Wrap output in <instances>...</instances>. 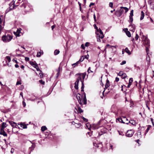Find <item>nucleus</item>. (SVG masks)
Returning a JSON list of instances; mask_svg holds the SVG:
<instances>
[{"label":"nucleus","instance_id":"nucleus-1","mask_svg":"<svg viewBox=\"0 0 154 154\" xmlns=\"http://www.w3.org/2000/svg\"><path fill=\"white\" fill-rule=\"evenodd\" d=\"M117 120L121 123L126 124H128L130 122L126 117L124 116L118 118Z\"/></svg>","mask_w":154,"mask_h":154},{"label":"nucleus","instance_id":"nucleus-2","mask_svg":"<svg viewBox=\"0 0 154 154\" xmlns=\"http://www.w3.org/2000/svg\"><path fill=\"white\" fill-rule=\"evenodd\" d=\"M86 75V73L85 72L83 73H78L76 74L75 75V76H78L77 79L79 81H80L82 82V81H83V83H84V79L85 78Z\"/></svg>","mask_w":154,"mask_h":154},{"label":"nucleus","instance_id":"nucleus-3","mask_svg":"<svg viewBox=\"0 0 154 154\" xmlns=\"http://www.w3.org/2000/svg\"><path fill=\"white\" fill-rule=\"evenodd\" d=\"M12 38V37L9 35H3L2 37V41L5 42H10Z\"/></svg>","mask_w":154,"mask_h":154},{"label":"nucleus","instance_id":"nucleus-4","mask_svg":"<svg viewBox=\"0 0 154 154\" xmlns=\"http://www.w3.org/2000/svg\"><path fill=\"white\" fill-rule=\"evenodd\" d=\"M76 98L79 103L80 104L82 105L83 102V101H82V97L81 96V94L79 93H78L77 94Z\"/></svg>","mask_w":154,"mask_h":154},{"label":"nucleus","instance_id":"nucleus-5","mask_svg":"<svg viewBox=\"0 0 154 154\" xmlns=\"http://www.w3.org/2000/svg\"><path fill=\"white\" fill-rule=\"evenodd\" d=\"M9 8H8L6 10V11L7 12L9 11L10 10L13 9L15 6L14 1L9 4Z\"/></svg>","mask_w":154,"mask_h":154},{"label":"nucleus","instance_id":"nucleus-6","mask_svg":"<svg viewBox=\"0 0 154 154\" xmlns=\"http://www.w3.org/2000/svg\"><path fill=\"white\" fill-rule=\"evenodd\" d=\"M134 133V132L133 130H128L126 133V136L128 137H131L133 136Z\"/></svg>","mask_w":154,"mask_h":154},{"label":"nucleus","instance_id":"nucleus-7","mask_svg":"<svg viewBox=\"0 0 154 154\" xmlns=\"http://www.w3.org/2000/svg\"><path fill=\"white\" fill-rule=\"evenodd\" d=\"M98 30L99 32H97L98 34V37L102 39L104 37L103 33L100 28H99Z\"/></svg>","mask_w":154,"mask_h":154},{"label":"nucleus","instance_id":"nucleus-8","mask_svg":"<svg viewBox=\"0 0 154 154\" xmlns=\"http://www.w3.org/2000/svg\"><path fill=\"white\" fill-rule=\"evenodd\" d=\"M148 3L149 4L150 7L151 9L154 10V4L153 2V0H149L148 2Z\"/></svg>","mask_w":154,"mask_h":154},{"label":"nucleus","instance_id":"nucleus-9","mask_svg":"<svg viewBox=\"0 0 154 154\" xmlns=\"http://www.w3.org/2000/svg\"><path fill=\"white\" fill-rule=\"evenodd\" d=\"M9 123L14 128H17V124L16 123L11 121H9Z\"/></svg>","mask_w":154,"mask_h":154},{"label":"nucleus","instance_id":"nucleus-10","mask_svg":"<svg viewBox=\"0 0 154 154\" xmlns=\"http://www.w3.org/2000/svg\"><path fill=\"white\" fill-rule=\"evenodd\" d=\"M4 129H0V134L3 135L4 137H6L7 136V134L4 131Z\"/></svg>","mask_w":154,"mask_h":154},{"label":"nucleus","instance_id":"nucleus-11","mask_svg":"<svg viewBox=\"0 0 154 154\" xmlns=\"http://www.w3.org/2000/svg\"><path fill=\"white\" fill-rule=\"evenodd\" d=\"M21 29H17L16 32H14V34L16 35V36H20V31Z\"/></svg>","mask_w":154,"mask_h":154},{"label":"nucleus","instance_id":"nucleus-12","mask_svg":"<svg viewBox=\"0 0 154 154\" xmlns=\"http://www.w3.org/2000/svg\"><path fill=\"white\" fill-rule=\"evenodd\" d=\"M110 82L109 81L108 79L106 80V83L105 85V88H104V90L103 92L105 91V89H107L110 86Z\"/></svg>","mask_w":154,"mask_h":154},{"label":"nucleus","instance_id":"nucleus-13","mask_svg":"<svg viewBox=\"0 0 154 154\" xmlns=\"http://www.w3.org/2000/svg\"><path fill=\"white\" fill-rule=\"evenodd\" d=\"M130 28V30L132 31L133 32H134L135 30V26L134 25H131V24L129 26Z\"/></svg>","mask_w":154,"mask_h":154},{"label":"nucleus","instance_id":"nucleus-14","mask_svg":"<svg viewBox=\"0 0 154 154\" xmlns=\"http://www.w3.org/2000/svg\"><path fill=\"white\" fill-rule=\"evenodd\" d=\"M144 44H146L147 45H149V40L148 39L147 37H145V39L144 40Z\"/></svg>","mask_w":154,"mask_h":154},{"label":"nucleus","instance_id":"nucleus-15","mask_svg":"<svg viewBox=\"0 0 154 154\" xmlns=\"http://www.w3.org/2000/svg\"><path fill=\"white\" fill-rule=\"evenodd\" d=\"M79 81L77 79V80L75 83V88L76 89H78L79 88L78 87V84Z\"/></svg>","mask_w":154,"mask_h":154},{"label":"nucleus","instance_id":"nucleus-16","mask_svg":"<svg viewBox=\"0 0 154 154\" xmlns=\"http://www.w3.org/2000/svg\"><path fill=\"white\" fill-rule=\"evenodd\" d=\"M30 64L34 68L36 67H37L38 65V64L35 62L30 61Z\"/></svg>","mask_w":154,"mask_h":154},{"label":"nucleus","instance_id":"nucleus-17","mask_svg":"<svg viewBox=\"0 0 154 154\" xmlns=\"http://www.w3.org/2000/svg\"><path fill=\"white\" fill-rule=\"evenodd\" d=\"M125 29V32H126V34L128 37H131V34L130 32L127 31L128 29Z\"/></svg>","mask_w":154,"mask_h":154},{"label":"nucleus","instance_id":"nucleus-18","mask_svg":"<svg viewBox=\"0 0 154 154\" xmlns=\"http://www.w3.org/2000/svg\"><path fill=\"white\" fill-rule=\"evenodd\" d=\"M94 146H97V147H101L102 146V144L101 143H99L98 144L96 143H93Z\"/></svg>","mask_w":154,"mask_h":154},{"label":"nucleus","instance_id":"nucleus-19","mask_svg":"<svg viewBox=\"0 0 154 154\" xmlns=\"http://www.w3.org/2000/svg\"><path fill=\"white\" fill-rule=\"evenodd\" d=\"M43 54V52L42 50H40L39 52L37 53L36 55V57H40L42 54Z\"/></svg>","mask_w":154,"mask_h":154},{"label":"nucleus","instance_id":"nucleus-20","mask_svg":"<svg viewBox=\"0 0 154 154\" xmlns=\"http://www.w3.org/2000/svg\"><path fill=\"white\" fill-rule=\"evenodd\" d=\"M130 121V123L131 125L135 126H136L137 123L135 121H134L133 120H131Z\"/></svg>","mask_w":154,"mask_h":154},{"label":"nucleus","instance_id":"nucleus-21","mask_svg":"<svg viewBox=\"0 0 154 154\" xmlns=\"http://www.w3.org/2000/svg\"><path fill=\"white\" fill-rule=\"evenodd\" d=\"M7 125L5 122H3L1 126V129H4L7 126Z\"/></svg>","mask_w":154,"mask_h":154},{"label":"nucleus","instance_id":"nucleus-22","mask_svg":"<svg viewBox=\"0 0 154 154\" xmlns=\"http://www.w3.org/2000/svg\"><path fill=\"white\" fill-rule=\"evenodd\" d=\"M116 14L119 17H120L122 15V14H121V12H120V11L119 10L118 11H116Z\"/></svg>","mask_w":154,"mask_h":154},{"label":"nucleus","instance_id":"nucleus-23","mask_svg":"<svg viewBox=\"0 0 154 154\" xmlns=\"http://www.w3.org/2000/svg\"><path fill=\"white\" fill-rule=\"evenodd\" d=\"M137 134L138 137H141L142 135L141 134V130H139L137 132Z\"/></svg>","mask_w":154,"mask_h":154},{"label":"nucleus","instance_id":"nucleus-24","mask_svg":"<svg viewBox=\"0 0 154 154\" xmlns=\"http://www.w3.org/2000/svg\"><path fill=\"white\" fill-rule=\"evenodd\" d=\"M35 147V145L34 144H32L31 147H30L29 148V150L31 151L33 150Z\"/></svg>","mask_w":154,"mask_h":154},{"label":"nucleus","instance_id":"nucleus-25","mask_svg":"<svg viewBox=\"0 0 154 154\" xmlns=\"http://www.w3.org/2000/svg\"><path fill=\"white\" fill-rule=\"evenodd\" d=\"M77 111L78 113H81L83 112V110L80 107H77Z\"/></svg>","mask_w":154,"mask_h":154},{"label":"nucleus","instance_id":"nucleus-26","mask_svg":"<svg viewBox=\"0 0 154 154\" xmlns=\"http://www.w3.org/2000/svg\"><path fill=\"white\" fill-rule=\"evenodd\" d=\"M141 17L140 18V20H143L144 18V13L143 12V11H141Z\"/></svg>","mask_w":154,"mask_h":154},{"label":"nucleus","instance_id":"nucleus-27","mask_svg":"<svg viewBox=\"0 0 154 154\" xmlns=\"http://www.w3.org/2000/svg\"><path fill=\"white\" fill-rule=\"evenodd\" d=\"M125 51L129 55L131 54V53L127 48H126L125 49Z\"/></svg>","mask_w":154,"mask_h":154},{"label":"nucleus","instance_id":"nucleus-28","mask_svg":"<svg viewBox=\"0 0 154 154\" xmlns=\"http://www.w3.org/2000/svg\"><path fill=\"white\" fill-rule=\"evenodd\" d=\"M86 127L88 129L90 130V128L91 127V125L89 123H87L86 124Z\"/></svg>","mask_w":154,"mask_h":154},{"label":"nucleus","instance_id":"nucleus-29","mask_svg":"<svg viewBox=\"0 0 154 154\" xmlns=\"http://www.w3.org/2000/svg\"><path fill=\"white\" fill-rule=\"evenodd\" d=\"M121 77L122 79H124L127 77V75L125 73H122V75H121Z\"/></svg>","mask_w":154,"mask_h":154},{"label":"nucleus","instance_id":"nucleus-30","mask_svg":"<svg viewBox=\"0 0 154 154\" xmlns=\"http://www.w3.org/2000/svg\"><path fill=\"white\" fill-rule=\"evenodd\" d=\"M151 127V125H149L147 127V129H146V132L145 133V135H146V133L148 132L150 128Z\"/></svg>","mask_w":154,"mask_h":154},{"label":"nucleus","instance_id":"nucleus-31","mask_svg":"<svg viewBox=\"0 0 154 154\" xmlns=\"http://www.w3.org/2000/svg\"><path fill=\"white\" fill-rule=\"evenodd\" d=\"M20 126L21 128H27V126L25 125L23 123H21Z\"/></svg>","mask_w":154,"mask_h":154},{"label":"nucleus","instance_id":"nucleus-32","mask_svg":"<svg viewBox=\"0 0 154 154\" xmlns=\"http://www.w3.org/2000/svg\"><path fill=\"white\" fill-rule=\"evenodd\" d=\"M129 20L130 23H131V24L133 20V16H129Z\"/></svg>","mask_w":154,"mask_h":154},{"label":"nucleus","instance_id":"nucleus-33","mask_svg":"<svg viewBox=\"0 0 154 154\" xmlns=\"http://www.w3.org/2000/svg\"><path fill=\"white\" fill-rule=\"evenodd\" d=\"M46 129H47V128L45 126H42L41 127V130L44 131H45Z\"/></svg>","mask_w":154,"mask_h":154},{"label":"nucleus","instance_id":"nucleus-34","mask_svg":"<svg viewBox=\"0 0 154 154\" xmlns=\"http://www.w3.org/2000/svg\"><path fill=\"white\" fill-rule=\"evenodd\" d=\"M96 34H97V42H100L101 40L100 39V38H101L100 37H98V33H97V32H96Z\"/></svg>","mask_w":154,"mask_h":154},{"label":"nucleus","instance_id":"nucleus-35","mask_svg":"<svg viewBox=\"0 0 154 154\" xmlns=\"http://www.w3.org/2000/svg\"><path fill=\"white\" fill-rule=\"evenodd\" d=\"M82 86H81V91H84V83H83V81L82 82Z\"/></svg>","mask_w":154,"mask_h":154},{"label":"nucleus","instance_id":"nucleus-36","mask_svg":"<svg viewBox=\"0 0 154 154\" xmlns=\"http://www.w3.org/2000/svg\"><path fill=\"white\" fill-rule=\"evenodd\" d=\"M60 51L59 50H56L54 52V54L55 55H56L59 54Z\"/></svg>","mask_w":154,"mask_h":154},{"label":"nucleus","instance_id":"nucleus-37","mask_svg":"<svg viewBox=\"0 0 154 154\" xmlns=\"http://www.w3.org/2000/svg\"><path fill=\"white\" fill-rule=\"evenodd\" d=\"M84 59L85 58L84 57V56H82L78 61H79V63L80 62H81L83 61Z\"/></svg>","mask_w":154,"mask_h":154},{"label":"nucleus","instance_id":"nucleus-38","mask_svg":"<svg viewBox=\"0 0 154 154\" xmlns=\"http://www.w3.org/2000/svg\"><path fill=\"white\" fill-rule=\"evenodd\" d=\"M81 124L79 123H75V126L77 128L79 127H80L81 126Z\"/></svg>","mask_w":154,"mask_h":154},{"label":"nucleus","instance_id":"nucleus-39","mask_svg":"<svg viewBox=\"0 0 154 154\" xmlns=\"http://www.w3.org/2000/svg\"><path fill=\"white\" fill-rule=\"evenodd\" d=\"M60 68L59 67L58 68V69L57 70V77L60 74Z\"/></svg>","mask_w":154,"mask_h":154},{"label":"nucleus","instance_id":"nucleus-40","mask_svg":"<svg viewBox=\"0 0 154 154\" xmlns=\"http://www.w3.org/2000/svg\"><path fill=\"white\" fill-rule=\"evenodd\" d=\"M123 7H121V9L119 10L120 12H121V14H122L123 13L124 11V9L123 8Z\"/></svg>","mask_w":154,"mask_h":154},{"label":"nucleus","instance_id":"nucleus-41","mask_svg":"<svg viewBox=\"0 0 154 154\" xmlns=\"http://www.w3.org/2000/svg\"><path fill=\"white\" fill-rule=\"evenodd\" d=\"M133 78H130L129 79V82L128 84L131 85L132 82H133Z\"/></svg>","mask_w":154,"mask_h":154},{"label":"nucleus","instance_id":"nucleus-42","mask_svg":"<svg viewBox=\"0 0 154 154\" xmlns=\"http://www.w3.org/2000/svg\"><path fill=\"white\" fill-rule=\"evenodd\" d=\"M91 68L90 67H89L88 69L87 72L88 73L90 72H93L91 70Z\"/></svg>","mask_w":154,"mask_h":154},{"label":"nucleus","instance_id":"nucleus-43","mask_svg":"<svg viewBox=\"0 0 154 154\" xmlns=\"http://www.w3.org/2000/svg\"><path fill=\"white\" fill-rule=\"evenodd\" d=\"M79 63V61H77L76 63L72 64V65L73 66V65H75L74 66V67L75 66H77Z\"/></svg>","mask_w":154,"mask_h":154},{"label":"nucleus","instance_id":"nucleus-44","mask_svg":"<svg viewBox=\"0 0 154 154\" xmlns=\"http://www.w3.org/2000/svg\"><path fill=\"white\" fill-rule=\"evenodd\" d=\"M123 8L124 9V11H125V12L126 13L127 12L128 10V8L126 7H123Z\"/></svg>","mask_w":154,"mask_h":154},{"label":"nucleus","instance_id":"nucleus-45","mask_svg":"<svg viewBox=\"0 0 154 154\" xmlns=\"http://www.w3.org/2000/svg\"><path fill=\"white\" fill-rule=\"evenodd\" d=\"M6 58L9 62H10L11 59L10 57L9 56H7L6 57Z\"/></svg>","mask_w":154,"mask_h":154},{"label":"nucleus","instance_id":"nucleus-46","mask_svg":"<svg viewBox=\"0 0 154 154\" xmlns=\"http://www.w3.org/2000/svg\"><path fill=\"white\" fill-rule=\"evenodd\" d=\"M82 119H83V121H84V122H88V119H86L85 118H84V117H82Z\"/></svg>","mask_w":154,"mask_h":154},{"label":"nucleus","instance_id":"nucleus-47","mask_svg":"<svg viewBox=\"0 0 154 154\" xmlns=\"http://www.w3.org/2000/svg\"><path fill=\"white\" fill-rule=\"evenodd\" d=\"M35 68L37 70V71H40V72H42V71L40 70V69H39L38 65L37 66V67H35Z\"/></svg>","mask_w":154,"mask_h":154},{"label":"nucleus","instance_id":"nucleus-48","mask_svg":"<svg viewBox=\"0 0 154 154\" xmlns=\"http://www.w3.org/2000/svg\"><path fill=\"white\" fill-rule=\"evenodd\" d=\"M39 74L40 75V76L41 78H42L43 76V74L42 72H40L39 73Z\"/></svg>","mask_w":154,"mask_h":154},{"label":"nucleus","instance_id":"nucleus-49","mask_svg":"<svg viewBox=\"0 0 154 154\" xmlns=\"http://www.w3.org/2000/svg\"><path fill=\"white\" fill-rule=\"evenodd\" d=\"M133 10H131V11L130 15L129 16H133Z\"/></svg>","mask_w":154,"mask_h":154},{"label":"nucleus","instance_id":"nucleus-50","mask_svg":"<svg viewBox=\"0 0 154 154\" xmlns=\"http://www.w3.org/2000/svg\"><path fill=\"white\" fill-rule=\"evenodd\" d=\"M139 38V36L137 34H136V36L135 37V39L136 40H137Z\"/></svg>","mask_w":154,"mask_h":154},{"label":"nucleus","instance_id":"nucleus-51","mask_svg":"<svg viewBox=\"0 0 154 154\" xmlns=\"http://www.w3.org/2000/svg\"><path fill=\"white\" fill-rule=\"evenodd\" d=\"M21 81H17V83L16 85H21Z\"/></svg>","mask_w":154,"mask_h":154},{"label":"nucleus","instance_id":"nucleus-52","mask_svg":"<svg viewBox=\"0 0 154 154\" xmlns=\"http://www.w3.org/2000/svg\"><path fill=\"white\" fill-rule=\"evenodd\" d=\"M39 82L41 84L44 85L45 84V82L43 81L42 80H41L39 81Z\"/></svg>","mask_w":154,"mask_h":154},{"label":"nucleus","instance_id":"nucleus-53","mask_svg":"<svg viewBox=\"0 0 154 154\" xmlns=\"http://www.w3.org/2000/svg\"><path fill=\"white\" fill-rule=\"evenodd\" d=\"M126 63V61H125V60H123V61L122 62V63H120V65H124V64H125V63Z\"/></svg>","mask_w":154,"mask_h":154},{"label":"nucleus","instance_id":"nucleus-54","mask_svg":"<svg viewBox=\"0 0 154 154\" xmlns=\"http://www.w3.org/2000/svg\"><path fill=\"white\" fill-rule=\"evenodd\" d=\"M109 5V7L111 8H112L113 6V4L112 2H110Z\"/></svg>","mask_w":154,"mask_h":154},{"label":"nucleus","instance_id":"nucleus-55","mask_svg":"<svg viewBox=\"0 0 154 154\" xmlns=\"http://www.w3.org/2000/svg\"><path fill=\"white\" fill-rule=\"evenodd\" d=\"M89 42H86L85 44V46L86 47H88L89 46Z\"/></svg>","mask_w":154,"mask_h":154},{"label":"nucleus","instance_id":"nucleus-56","mask_svg":"<svg viewBox=\"0 0 154 154\" xmlns=\"http://www.w3.org/2000/svg\"><path fill=\"white\" fill-rule=\"evenodd\" d=\"M123 73V72L122 71H120L118 74V75L121 76V75H122V73Z\"/></svg>","mask_w":154,"mask_h":154},{"label":"nucleus","instance_id":"nucleus-57","mask_svg":"<svg viewBox=\"0 0 154 154\" xmlns=\"http://www.w3.org/2000/svg\"><path fill=\"white\" fill-rule=\"evenodd\" d=\"M83 102L84 104H86L87 103V100H83Z\"/></svg>","mask_w":154,"mask_h":154},{"label":"nucleus","instance_id":"nucleus-58","mask_svg":"<svg viewBox=\"0 0 154 154\" xmlns=\"http://www.w3.org/2000/svg\"><path fill=\"white\" fill-rule=\"evenodd\" d=\"M85 58H86L87 59H88L89 58V55H85L84 56Z\"/></svg>","mask_w":154,"mask_h":154},{"label":"nucleus","instance_id":"nucleus-59","mask_svg":"<svg viewBox=\"0 0 154 154\" xmlns=\"http://www.w3.org/2000/svg\"><path fill=\"white\" fill-rule=\"evenodd\" d=\"M94 25L95 26H94V28L97 30V32H99V29H98V27L96 26V25L95 24Z\"/></svg>","mask_w":154,"mask_h":154},{"label":"nucleus","instance_id":"nucleus-60","mask_svg":"<svg viewBox=\"0 0 154 154\" xmlns=\"http://www.w3.org/2000/svg\"><path fill=\"white\" fill-rule=\"evenodd\" d=\"M81 48L83 49H84L85 48V47L84 44H82L81 45Z\"/></svg>","mask_w":154,"mask_h":154},{"label":"nucleus","instance_id":"nucleus-61","mask_svg":"<svg viewBox=\"0 0 154 154\" xmlns=\"http://www.w3.org/2000/svg\"><path fill=\"white\" fill-rule=\"evenodd\" d=\"M25 60L26 61H28L29 60V58L28 57H25Z\"/></svg>","mask_w":154,"mask_h":154},{"label":"nucleus","instance_id":"nucleus-62","mask_svg":"<svg viewBox=\"0 0 154 154\" xmlns=\"http://www.w3.org/2000/svg\"><path fill=\"white\" fill-rule=\"evenodd\" d=\"M119 78H118V77H116V79H115V81L116 82H118L119 81Z\"/></svg>","mask_w":154,"mask_h":154},{"label":"nucleus","instance_id":"nucleus-63","mask_svg":"<svg viewBox=\"0 0 154 154\" xmlns=\"http://www.w3.org/2000/svg\"><path fill=\"white\" fill-rule=\"evenodd\" d=\"M14 149L12 148H11V153H13L14 152Z\"/></svg>","mask_w":154,"mask_h":154},{"label":"nucleus","instance_id":"nucleus-64","mask_svg":"<svg viewBox=\"0 0 154 154\" xmlns=\"http://www.w3.org/2000/svg\"><path fill=\"white\" fill-rule=\"evenodd\" d=\"M94 21H96V16L95 15V14H94Z\"/></svg>","mask_w":154,"mask_h":154}]
</instances>
